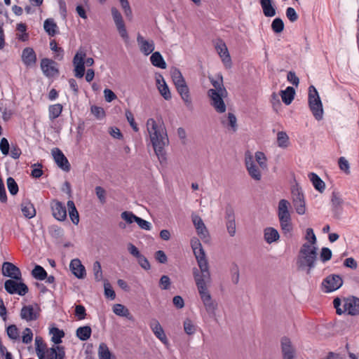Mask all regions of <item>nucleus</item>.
Returning a JSON list of instances; mask_svg holds the SVG:
<instances>
[{"instance_id": "obj_1", "label": "nucleus", "mask_w": 359, "mask_h": 359, "mask_svg": "<svg viewBox=\"0 0 359 359\" xmlns=\"http://www.w3.org/2000/svg\"><path fill=\"white\" fill-rule=\"evenodd\" d=\"M198 268L193 269V276L200 298L206 312L215 316L217 303L211 296L209 288L212 283V276L208 259L197 262Z\"/></svg>"}, {"instance_id": "obj_2", "label": "nucleus", "mask_w": 359, "mask_h": 359, "mask_svg": "<svg viewBox=\"0 0 359 359\" xmlns=\"http://www.w3.org/2000/svg\"><path fill=\"white\" fill-rule=\"evenodd\" d=\"M148 140L160 161L165 159V147L169 144L166 128L161 120L149 118L146 122Z\"/></svg>"}, {"instance_id": "obj_3", "label": "nucleus", "mask_w": 359, "mask_h": 359, "mask_svg": "<svg viewBox=\"0 0 359 359\" xmlns=\"http://www.w3.org/2000/svg\"><path fill=\"white\" fill-rule=\"evenodd\" d=\"M318 246L302 245L297 257V265L299 270L310 273L317 259Z\"/></svg>"}, {"instance_id": "obj_4", "label": "nucleus", "mask_w": 359, "mask_h": 359, "mask_svg": "<svg viewBox=\"0 0 359 359\" xmlns=\"http://www.w3.org/2000/svg\"><path fill=\"white\" fill-rule=\"evenodd\" d=\"M333 304L339 315H359V298L355 297H348L343 299L335 298Z\"/></svg>"}, {"instance_id": "obj_5", "label": "nucleus", "mask_w": 359, "mask_h": 359, "mask_svg": "<svg viewBox=\"0 0 359 359\" xmlns=\"http://www.w3.org/2000/svg\"><path fill=\"white\" fill-rule=\"evenodd\" d=\"M170 74L175 88L181 97V99L183 100L186 106H191L192 104V100L190 95L189 89L181 72L177 68H173L170 71Z\"/></svg>"}, {"instance_id": "obj_6", "label": "nucleus", "mask_w": 359, "mask_h": 359, "mask_svg": "<svg viewBox=\"0 0 359 359\" xmlns=\"http://www.w3.org/2000/svg\"><path fill=\"white\" fill-rule=\"evenodd\" d=\"M72 62L74 76L76 78H82L85 74V65L87 67L93 66L94 60L92 57H86V50L81 48L76 51Z\"/></svg>"}, {"instance_id": "obj_7", "label": "nucleus", "mask_w": 359, "mask_h": 359, "mask_svg": "<svg viewBox=\"0 0 359 359\" xmlns=\"http://www.w3.org/2000/svg\"><path fill=\"white\" fill-rule=\"evenodd\" d=\"M309 105L313 116L317 121L323 118V108L321 100L316 88L313 86L309 88Z\"/></svg>"}, {"instance_id": "obj_8", "label": "nucleus", "mask_w": 359, "mask_h": 359, "mask_svg": "<svg viewBox=\"0 0 359 359\" xmlns=\"http://www.w3.org/2000/svg\"><path fill=\"white\" fill-rule=\"evenodd\" d=\"M226 90H208V95L210 97V105L217 113L222 114L226 111V106L224 98L226 97Z\"/></svg>"}, {"instance_id": "obj_9", "label": "nucleus", "mask_w": 359, "mask_h": 359, "mask_svg": "<svg viewBox=\"0 0 359 359\" xmlns=\"http://www.w3.org/2000/svg\"><path fill=\"white\" fill-rule=\"evenodd\" d=\"M278 219L283 233L291 236L293 230L289 208L286 203H280L278 206Z\"/></svg>"}, {"instance_id": "obj_10", "label": "nucleus", "mask_w": 359, "mask_h": 359, "mask_svg": "<svg viewBox=\"0 0 359 359\" xmlns=\"http://www.w3.org/2000/svg\"><path fill=\"white\" fill-rule=\"evenodd\" d=\"M149 327L155 337L165 347L170 346L169 338L158 320L154 318L149 322Z\"/></svg>"}, {"instance_id": "obj_11", "label": "nucleus", "mask_w": 359, "mask_h": 359, "mask_svg": "<svg viewBox=\"0 0 359 359\" xmlns=\"http://www.w3.org/2000/svg\"><path fill=\"white\" fill-rule=\"evenodd\" d=\"M5 290L9 294H17L24 296L28 292L27 286L20 279H9L6 280L4 283Z\"/></svg>"}, {"instance_id": "obj_12", "label": "nucleus", "mask_w": 359, "mask_h": 359, "mask_svg": "<svg viewBox=\"0 0 359 359\" xmlns=\"http://www.w3.org/2000/svg\"><path fill=\"white\" fill-rule=\"evenodd\" d=\"M41 308L37 304H28L22 306L20 317L27 322L36 320L41 315Z\"/></svg>"}, {"instance_id": "obj_13", "label": "nucleus", "mask_w": 359, "mask_h": 359, "mask_svg": "<svg viewBox=\"0 0 359 359\" xmlns=\"http://www.w3.org/2000/svg\"><path fill=\"white\" fill-rule=\"evenodd\" d=\"M245 165L247 171L252 179L255 181H260L262 179V168L259 165H257L253 156L251 154H246L245 158Z\"/></svg>"}, {"instance_id": "obj_14", "label": "nucleus", "mask_w": 359, "mask_h": 359, "mask_svg": "<svg viewBox=\"0 0 359 359\" xmlns=\"http://www.w3.org/2000/svg\"><path fill=\"white\" fill-rule=\"evenodd\" d=\"M111 13L119 35L124 41H127L128 40V34L121 13L116 7L111 8Z\"/></svg>"}, {"instance_id": "obj_15", "label": "nucleus", "mask_w": 359, "mask_h": 359, "mask_svg": "<svg viewBox=\"0 0 359 359\" xmlns=\"http://www.w3.org/2000/svg\"><path fill=\"white\" fill-rule=\"evenodd\" d=\"M342 285V278L338 275L332 274L324 279L322 288L325 292H332L340 288Z\"/></svg>"}, {"instance_id": "obj_16", "label": "nucleus", "mask_w": 359, "mask_h": 359, "mask_svg": "<svg viewBox=\"0 0 359 359\" xmlns=\"http://www.w3.org/2000/svg\"><path fill=\"white\" fill-rule=\"evenodd\" d=\"M215 48L224 67L231 68V58L225 43L222 40H218L215 43Z\"/></svg>"}, {"instance_id": "obj_17", "label": "nucleus", "mask_w": 359, "mask_h": 359, "mask_svg": "<svg viewBox=\"0 0 359 359\" xmlns=\"http://www.w3.org/2000/svg\"><path fill=\"white\" fill-rule=\"evenodd\" d=\"M192 222L196 228L198 236L204 241H210L209 232L201 217L196 215H192Z\"/></svg>"}, {"instance_id": "obj_18", "label": "nucleus", "mask_w": 359, "mask_h": 359, "mask_svg": "<svg viewBox=\"0 0 359 359\" xmlns=\"http://www.w3.org/2000/svg\"><path fill=\"white\" fill-rule=\"evenodd\" d=\"M65 351L62 346L54 345L47 348L39 359H64Z\"/></svg>"}, {"instance_id": "obj_19", "label": "nucleus", "mask_w": 359, "mask_h": 359, "mask_svg": "<svg viewBox=\"0 0 359 359\" xmlns=\"http://www.w3.org/2000/svg\"><path fill=\"white\" fill-rule=\"evenodd\" d=\"M137 42L140 52L144 55L147 56L150 55L155 48V44L153 40L146 39L140 34H137Z\"/></svg>"}, {"instance_id": "obj_20", "label": "nucleus", "mask_w": 359, "mask_h": 359, "mask_svg": "<svg viewBox=\"0 0 359 359\" xmlns=\"http://www.w3.org/2000/svg\"><path fill=\"white\" fill-rule=\"evenodd\" d=\"M51 154L55 162L59 168L65 171H69L70 170V164L60 149L54 148L52 149Z\"/></svg>"}, {"instance_id": "obj_21", "label": "nucleus", "mask_w": 359, "mask_h": 359, "mask_svg": "<svg viewBox=\"0 0 359 359\" xmlns=\"http://www.w3.org/2000/svg\"><path fill=\"white\" fill-rule=\"evenodd\" d=\"M41 68L43 73L48 77L55 76L58 74L56 63L48 58H43L41 60Z\"/></svg>"}, {"instance_id": "obj_22", "label": "nucleus", "mask_w": 359, "mask_h": 359, "mask_svg": "<svg viewBox=\"0 0 359 359\" xmlns=\"http://www.w3.org/2000/svg\"><path fill=\"white\" fill-rule=\"evenodd\" d=\"M221 124L230 133H235L238 129L237 118L234 114L228 113L220 118Z\"/></svg>"}, {"instance_id": "obj_23", "label": "nucleus", "mask_w": 359, "mask_h": 359, "mask_svg": "<svg viewBox=\"0 0 359 359\" xmlns=\"http://www.w3.org/2000/svg\"><path fill=\"white\" fill-rule=\"evenodd\" d=\"M2 274L11 279H20L22 276L20 270L11 262H4L2 265Z\"/></svg>"}, {"instance_id": "obj_24", "label": "nucleus", "mask_w": 359, "mask_h": 359, "mask_svg": "<svg viewBox=\"0 0 359 359\" xmlns=\"http://www.w3.org/2000/svg\"><path fill=\"white\" fill-rule=\"evenodd\" d=\"M156 84L161 96L165 100H170L172 97L171 93L163 76L160 74L156 75Z\"/></svg>"}, {"instance_id": "obj_25", "label": "nucleus", "mask_w": 359, "mask_h": 359, "mask_svg": "<svg viewBox=\"0 0 359 359\" xmlns=\"http://www.w3.org/2000/svg\"><path fill=\"white\" fill-rule=\"evenodd\" d=\"M69 269L72 273L78 278L83 279L86 276L85 266L79 259H73L69 264Z\"/></svg>"}, {"instance_id": "obj_26", "label": "nucleus", "mask_w": 359, "mask_h": 359, "mask_svg": "<svg viewBox=\"0 0 359 359\" xmlns=\"http://www.w3.org/2000/svg\"><path fill=\"white\" fill-rule=\"evenodd\" d=\"M21 57L24 65L29 67L34 66L36 62V55L33 48L29 47L23 49Z\"/></svg>"}, {"instance_id": "obj_27", "label": "nucleus", "mask_w": 359, "mask_h": 359, "mask_svg": "<svg viewBox=\"0 0 359 359\" xmlns=\"http://www.w3.org/2000/svg\"><path fill=\"white\" fill-rule=\"evenodd\" d=\"M191 246L193 250L196 262L207 259L205 251L202 245L197 238H193L191 240Z\"/></svg>"}, {"instance_id": "obj_28", "label": "nucleus", "mask_w": 359, "mask_h": 359, "mask_svg": "<svg viewBox=\"0 0 359 359\" xmlns=\"http://www.w3.org/2000/svg\"><path fill=\"white\" fill-rule=\"evenodd\" d=\"M308 178L317 191L320 193H323L325 191L326 189V184L325 182L316 173L309 172L308 174Z\"/></svg>"}, {"instance_id": "obj_29", "label": "nucleus", "mask_w": 359, "mask_h": 359, "mask_svg": "<svg viewBox=\"0 0 359 359\" xmlns=\"http://www.w3.org/2000/svg\"><path fill=\"white\" fill-rule=\"evenodd\" d=\"M52 211L53 217L59 221H64L67 217V206L65 203H53Z\"/></svg>"}, {"instance_id": "obj_30", "label": "nucleus", "mask_w": 359, "mask_h": 359, "mask_svg": "<svg viewBox=\"0 0 359 359\" xmlns=\"http://www.w3.org/2000/svg\"><path fill=\"white\" fill-rule=\"evenodd\" d=\"M276 144L282 149H287L291 145L290 137L285 131H278L276 135Z\"/></svg>"}, {"instance_id": "obj_31", "label": "nucleus", "mask_w": 359, "mask_h": 359, "mask_svg": "<svg viewBox=\"0 0 359 359\" xmlns=\"http://www.w3.org/2000/svg\"><path fill=\"white\" fill-rule=\"evenodd\" d=\"M264 238L268 244H271L279 240L280 234L273 227H266L264 230Z\"/></svg>"}, {"instance_id": "obj_32", "label": "nucleus", "mask_w": 359, "mask_h": 359, "mask_svg": "<svg viewBox=\"0 0 359 359\" xmlns=\"http://www.w3.org/2000/svg\"><path fill=\"white\" fill-rule=\"evenodd\" d=\"M282 351L284 358L294 357V350L292 346L290 340L287 338H283L281 341Z\"/></svg>"}, {"instance_id": "obj_33", "label": "nucleus", "mask_w": 359, "mask_h": 359, "mask_svg": "<svg viewBox=\"0 0 359 359\" xmlns=\"http://www.w3.org/2000/svg\"><path fill=\"white\" fill-rule=\"evenodd\" d=\"M260 5L266 17H273L276 15V9L272 4V0H260Z\"/></svg>"}, {"instance_id": "obj_34", "label": "nucleus", "mask_w": 359, "mask_h": 359, "mask_svg": "<svg viewBox=\"0 0 359 359\" xmlns=\"http://www.w3.org/2000/svg\"><path fill=\"white\" fill-rule=\"evenodd\" d=\"M183 329L186 334L192 336L197 332V325L193 320L187 318L183 321Z\"/></svg>"}, {"instance_id": "obj_35", "label": "nucleus", "mask_w": 359, "mask_h": 359, "mask_svg": "<svg viewBox=\"0 0 359 359\" xmlns=\"http://www.w3.org/2000/svg\"><path fill=\"white\" fill-rule=\"evenodd\" d=\"M294 89L292 87L288 86L286 89L280 91V95L283 102L285 104L289 105L294 100Z\"/></svg>"}, {"instance_id": "obj_36", "label": "nucleus", "mask_w": 359, "mask_h": 359, "mask_svg": "<svg viewBox=\"0 0 359 359\" xmlns=\"http://www.w3.org/2000/svg\"><path fill=\"white\" fill-rule=\"evenodd\" d=\"M150 61L151 64L156 67L161 69L166 68V62L159 52L152 53L150 57Z\"/></svg>"}, {"instance_id": "obj_37", "label": "nucleus", "mask_w": 359, "mask_h": 359, "mask_svg": "<svg viewBox=\"0 0 359 359\" xmlns=\"http://www.w3.org/2000/svg\"><path fill=\"white\" fill-rule=\"evenodd\" d=\"M253 158L256 163L259 165V168L262 170H266L268 168V159L266 156L262 151H256L253 156Z\"/></svg>"}, {"instance_id": "obj_38", "label": "nucleus", "mask_w": 359, "mask_h": 359, "mask_svg": "<svg viewBox=\"0 0 359 359\" xmlns=\"http://www.w3.org/2000/svg\"><path fill=\"white\" fill-rule=\"evenodd\" d=\"M304 239L305 242L303 243V245L317 246V238L313 229L307 228L306 229Z\"/></svg>"}, {"instance_id": "obj_39", "label": "nucleus", "mask_w": 359, "mask_h": 359, "mask_svg": "<svg viewBox=\"0 0 359 359\" xmlns=\"http://www.w3.org/2000/svg\"><path fill=\"white\" fill-rule=\"evenodd\" d=\"M112 311L118 316L129 318L130 313L128 309L121 304H115L112 306Z\"/></svg>"}, {"instance_id": "obj_40", "label": "nucleus", "mask_w": 359, "mask_h": 359, "mask_svg": "<svg viewBox=\"0 0 359 359\" xmlns=\"http://www.w3.org/2000/svg\"><path fill=\"white\" fill-rule=\"evenodd\" d=\"M21 211L27 218H32L36 215V209L33 203H22Z\"/></svg>"}, {"instance_id": "obj_41", "label": "nucleus", "mask_w": 359, "mask_h": 359, "mask_svg": "<svg viewBox=\"0 0 359 359\" xmlns=\"http://www.w3.org/2000/svg\"><path fill=\"white\" fill-rule=\"evenodd\" d=\"M45 31L50 35L54 36L57 31V26L53 19H47L43 24Z\"/></svg>"}, {"instance_id": "obj_42", "label": "nucleus", "mask_w": 359, "mask_h": 359, "mask_svg": "<svg viewBox=\"0 0 359 359\" xmlns=\"http://www.w3.org/2000/svg\"><path fill=\"white\" fill-rule=\"evenodd\" d=\"M62 105L60 104L50 105L48 109L49 118L53 120L59 117L62 111Z\"/></svg>"}, {"instance_id": "obj_43", "label": "nucleus", "mask_w": 359, "mask_h": 359, "mask_svg": "<svg viewBox=\"0 0 359 359\" xmlns=\"http://www.w3.org/2000/svg\"><path fill=\"white\" fill-rule=\"evenodd\" d=\"M50 334L52 335L51 340L55 345L61 343L62 338L65 335L63 331L59 330L57 327H51L50 329Z\"/></svg>"}, {"instance_id": "obj_44", "label": "nucleus", "mask_w": 359, "mask_h": 359, "mask_svg": "<svg viewBox=\"0 0 359 359\" xmlns=\"http://www.w3.org/2000/svg\"><path fill=\"white\" fill-rule=\"evenodd\" d=\"M91 328L89 326L80 327L76 330V336L82 341L88 339L91 335Z\"/></svg>"}, {"instance_id": "obj_45", "label": "nucleus", "mask_w": 359, "mask_h": 359, "mask_svg": "<svg viewBox=\"0 0 359 359\" xmlns=\"http://www.w3.org/2000/svg\"><path fill=\"white\" fill-rule=\"evenodd\" d=\"M16 29L18 31L17 38L22 41L28 40L29 35L27 33V26L25 23H19L17 25Z\"/></svg>"}, {"instance_id": "obj_46", "label": "nucleus", "mask_w": 359, "mask_h": 359, "mask_svg": "<svg viewBox=\"0 0 359 359\" xmlns=\"http://www.w3.org/2000/svg\"><path fill=\"white\" fill-rule=\"evenodd\" d=\"M50 48L54 52V58L57 60H62L64 56V50L61 47H58L55 41L50 42Z\"/></svg>"}, {"instance_id": "obj_47", "label": "nucleus", "mask_w": 359, "mask_h": 359, "mask_svg": "<svg viewBox=\"0 0 359 359\" xmlns=\"http://www.w3.org/2000/svg\"><path fill=\"white\" fill-rule=\"evenodd\" d=\"M67 205L68 206L69 215L72 222L76 225L78 224L79 222V216L74 203H67Z\"/></svg>"}, {"instance_id": "obj_48", "label": "nucleus", "mask_w": 359, "mask_h": 359, "mask_svg": "<svg viewBox=\"0 0 359 359\" xmlns=\"http://www.w3.org/2000/svg\"><path fill=\"white\" fill-rule=\"evenodd\" d=\"M32 274L34 278L43 280L47 276V273L41 266H36L32 271Z\"/></svg>"}, {"instance_id": "obj_49", "label": "nucleus", "mask_w": 359, "mask_h": 359, "mask_svg": "<svg viewBox=\"0 0 359 359\" xmlns=\"http://www.w3.org/2000/svg\"><path fill=\"white\" fill-rule=\"evenodd\" d=\"M98 355L100 359H111V354L105 344L102 343L100 344Z\"/></svg>"}, {"instance_id": "obj_50", "label": "nucleus", "mask_w": 359, "mask_h": 359, "mask_svg": "<svg viewBox=\"0 0 359 359\" xmlns=\"http://www.w3.org/2000/svg\"><path fill=\"white\" fill-rule=\"evenodd\" d=\"M292 197L293 202H304V196L302 189L298 187L292 188Z\"/></svg>"}, {"instance_id": "obj_51", "label": "nucleus", "mask_w": 359, "mask_h": 359, "mask_svg": "<svg viewBox=\"0 0 359 359\" xmlns=\"http://www.w3.org/2000/svg\"><path fill=\"white\" fill-rule=\"evenodd\" d=\"M34 342H35L36 354H37L39 358H40V357L43 354L44 351L46 350V346L43 343V339L39 337H36L35 338Z\"/></svg>"}, {"instance_id": "obj_52", "label": "nucleus", "mask_w": 359, "mask_h": 359, "mask_svg": "<svg viewBox=\"0 0 359 359\" xmlns=\"http://www.w3.org/2000/svg\"><path fill=\"white\" fill-rule=\"evenodd\" d=\"M121 6L126 18L130 20L133 17V11L128 0H118Z\"/></svg>"}, {"instance_id": "obj_53", "label": "nucleus", "mask_w": 359, "mask_h": 359, "mask_svg": "<svg viewBox=\"0 0 359 359\" xmlns=\"http://www.w3.org/2000/svg\"><path fill=\"white\" fill-rule=\"evenodd\" d=\"M93 273L96 281H100L103 279L102 267L99 262H95L93 264Z\"/></svg>"}, {"instance_id": "obj_54", "label": "nucleus", "mask_w": 359, "mask_h": 359, "mask_svg": "<svg viewBox=\"0 0 359 359\" xmlns=\"http://www.w3.org/2000/svg\"><path fill=\"white\" fill-rule=\"evenodd\" d=\"M271 28L276 33H280L284 29V23L280 18H276L271 24Z\"/></svg>"}, {"instance_id": "obj_55", "label": "nucleus", "mask_w": 359, "mask_h": 359, "mask_svg": "<svg viewBox=\"0 0 359 359\" xmlns=\"http://www.w3.org/2000/svg\"><path fill=\"white\" fill-rule=\"evenodd\" d=\"M7 334L9 338H11V339H13V340L18 339L19 337H20V333H19L18 329L14 325H10L8 327Z\"/></svg>"}, {"instance_id": "obj_56", "label": "nucleus", "mask_w": 359, "mask_h": 359, "mask_svg": "<svg viewBox=\"0 0 359 359\" xmlns=\"http://www.w3.org/2000/svg\"><path fill=\"white\" fill-rule=\"evenodd\" d=\"M170 285L171 280L168 276L163 275L161 277L159 280V287L161 290H169L170 288Z\"/></svg>"}, {"instance_id": "obj_57", "label": "nucleus", "mask_w": 359, "mask_h": 359, "mask_svg": "<svg viewBox=\"0 0 359 359\" xmlns=\"http://www.w3.org/2000/svg\"><path fill=\"white\" fill-rule=\"evenodd\" d=\"M121 218L126 221L128 224H133L137 222L138 217L135 216L130 212H123L121 213Z\"/></svg>"}, {"instance_id": "obj_58", "label": "nucleus", "mask_w": 359, "mask_h": 359, "mask_svg": "<svg viewBox=\"0 0 359 359\" xmlns=\"http://www.w3.org/2000/svg\"><path fill=\"white\" fill-rule=\"evenodd\" d=\"M104 294L106 297L110 298L111 299H115V297H116L115 292H114L111 284L107 280H104Z\"/></svg>"}, {"instance_id": "obj_59", "label": "nucleus", "mask_w": 359, "mask_h": 359, "mask_svg": "<svg viewBox=\"0 0 359 359\" xmlns=\"http://www.w3.org/2000/svg\"><path fill=\"white\" fill-rule=\"evenodd\" d=\"M7 187H8L9 192L12 195H15L18 193V186L13 178L8 177L7 179Z\"/></svg>"}, {"instance_id": "obj_60", "label": "nucleus", "mask_w": 359, "mask_h": 359, "mask_svg": "<svg viewBox=\"0 0 359 359\" xmlns=\"http://www.w3.org/2000/svg\"><path fill=\"white\" fill-rule=\"evenodd\" d=\"M154 259L160 264H166L168 262V257L164 251L158 250L154 254Z\"/></svg>"}, {"instance_id": "obj_61", "label": "nucleus", "mask_w": 359, "mask_h": 359, "mask_svg": "<svg viewBox=\"0 0 359 359\" xmlns=\"http://www.w3.org/2000/svg\"><path fill=\"white\" fill-rule=\"evenodd\" d=\"M33 333L32 331L27 327L25 328L22 333V341L25 344H29L32 341Z\"/></svg>"}, {"instance_id": "obj_62", "label": "nucleus", "mask_w": 359, "mask_h": 359, "mask_svg": "<svg viewBox=\"0 0 359 359\" xmlns=\"http://www.w3.org/2000/svg\"><path fill=\"white\" fill-rule=\"evenodd\" d=\"M227 232L230 236L233 237L236 233V225L233 219H230L226 222Z\"/></svg>"}, {"instance_id": "obj_63", "label": "nucleus", "mask_w": 359, "mask_h": 359, "mask_svg": "<svg viewBox=\"0 0 359 359\" xmlns=\"http://www.w3.org/2000/svg\"><path fill=\"white\" fill-rule=\"evenodd\" d=\"M137 262L139 265L144 270L148 271L151 269V265L148 259L142 254L137 259Z\"/></svg>"}, {"instance_id": "obj_64", "label": "nucleus", "mask_w": 359, "mask_h": 359, "mask_svg": "<svg viewBox=\"0 0 359 359\" xmlns=\"http://www.w3.org/2000/svg\"><path fill=\"white\" fill-rule=\"evenodd\" d=\"M91 112L97 119H102L105 116L104 109L100 107L93 106L91 107Z\"/></svg>"}]
</instances>
